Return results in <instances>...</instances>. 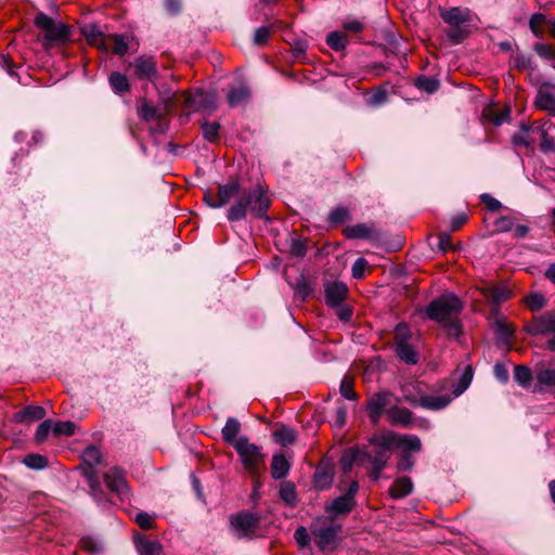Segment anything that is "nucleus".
<instances>
[{"instance_id": "f257e3e1", "label": "nucleus", "mask_w": 555, "mask_h": 555, "mask_svg": "<svg viewBox=\"0 0 555 555\" xmlns=\"http://www.w3.org/2000/svg\"><path fill=\"white\" fill-rule=\"evenodd\" d=\"M270 201L261 186L257 185L249 190L240 189L234 203L228 209L229 221H241L250 212L257 218H262L269 209Z\"/></svg>"}, {"instance_id": "f03ea898", "label": "nucleus", "mask_w": 555, "mask_h": 555, "mask_svg": "<svg viewBox=\"0 0 555 555\" xmlns=\"http://www.w3.org/2000/svg\"><path fill=\"white\" fill-rule=\"evenodd\" d=\"M234 449L244 469L253 478L255 487H259L260 473L266 465V454L262 452V448L250 442L247 436L241 435Z\"/></svg>"}, {"instance_id": "7ed1b4c3", "label": "nucleus", "mask_w": 555, "mask_h": 555, "mask_svg": "<svg viewBox=\"0 0 555 555\" xmlns=\"http://www.w3.org/2000/svg\"><path fill=\"white\" fill-rule=\"evenodd\" d=\"M473 369L472 366H466L459 382L453 386L452 396L450 395H422L417 400L409 399V401L413 404L420 405L424 409L431 411H439L448 406L451 401L461 396L470 385L473 380Z\"/></svg>"}, {"instance_id": "20e7f679", "label": "nucleus", "mask_w": 555, "mask_h": 555, "mask_svg": "<svg viewBox=\"0 0 555 555\" xmlns=\"http://www.w3.org/2000/svg\"><path fill=\"white\" fill-rule=\"evenodd\" d=\"M462 309L463 305L460 298L452 293H447L431 300L425 312L430 320L443 323L460 314Z\"/></svg>"}, {"instance_id": "39448f33", "label": "nucleus", "mask_w": 555, "mask_h": 555, "mask_svg": "<svg viewBox=\"0 0 555 555\" xmlns=\"http://www.w3.org/2000/svg\"><path fill=\"white\" fill-rule=\"evenodd\" d=\"M358 491L359 483L357 480H353L350 482L346 493L326 503L324 509L328 517L335 519L351 513L357 506L356 494Z\"/></svg>"}, {"instance_id": "423d86ee", "label": "nucleus", "mask_w": 555, "mask_h": 555, "mask_svg": "<svg viewBox=\"0 0 555 555\" xmlns=\"http://www.w3.org/2000/svg\"><path fill=\"white\" fill-rule=\"evenodd\" d=\"M35 25L46 31L44 40L48 42H65L69 38L68 28L62 23H56L46 13L36 15Z\"/></svg>"}, {"instance_id": "0eeeda50", "label": "nucleus", "mask_w": 555, "mask_h": 555, "mask_svg": "<svg viewBox=\"0 0 555 555\" xmlns=\"http://www.w3.org/2000/svg\"><path fill=\"white\" fill-rule=\"evenodd\" d=\"M393 396L389 391L374 393L366 402L365 410L373 425H377L383 413L391 406Z\"/></svg>"}, {"instance_id": "6e6552de", "label": "nucleus", "mask_w": 555, "mask_h": 555, "mask_svg": "<svg viewBox=\"0 0 555 555\" xmlns=\"http://www.w3.org/2000/svg\"><path fill=\"white\" fill-rule=\"evenodd\" d=\"M231 526L237 537L246 538L255 533L260 524V517L250 512H242L230 518Z\"/></svg>"}, {"instance_id": "1a4fd4ad", "label": "nucleus", "mask_w": 555, "mask_h": 555, "mask_svg": "<svg viewBox=\"0 0 555 555\" xmlns=\"http://www.w3.org/2000/svg\"><path fill=\"white\" fill-rule=\"evenodd\" d=\"M131 66L134 76L141 81L155 82L159 78L157 63L152 56L141 55L132 62Z\"/></svg>"}, {"instance_id": "9d476101", "label": "nucleus", "mask_w": 555, "mask_h": 555, "mask_svg": "<svg viewBox=\"0 0 555 555\" xmlns=\"http://www.w3.org/2000/svg\"><path fill=\"white\" fill-rule=\"evenodd\" d=\"M525 331L531 336L555 335V313L547 311L534 317L531 322L525 325Z\"/></svg>"}, {"instance_id": "9b49d317", "label": "nucleus", "mask_w": 555, "mask_h": 555, "mask_svg": "<svg viewBox=\"0 0 555 555\" xmlns=\"http://www.w3.org/2000/svg\"><path fill=\"white\" fill-rule=\"evenodd\" d=\"M106 487L121 499L128 496L129 486L126 480L125 472L117 467H111L103 476Z\"/></svg>"}, {"instance_id": "f8f14e48", "label": "nucleus", "mask_w": 555, "mask_h": 555, "mask_svg": "<svg viewBox=\"0 0 555 555\" xmlns=\"http://www.w3.org/2000/svg\"><path fill=\"white\" fill-rule=\"evenodd\" d=\"M534 106L551 116H555V83L543 82L539 86Z\"/></svg>"}, {"instance_id": "ddd939ff", "label": "nucleus", "mask_w": 555, "mask_h": 555, "mask_svg": "<svg viewBox=\"0 0 555 555\" xmlns=\"http://www.w3.org/2000/svg\"><path fill=\"white\" fill-rule=\"evenodd\" d=\"M339 529L340 526L334 525L322 526L317 522L311 525V532L314 538V542L322 550L334 543Z\"/></svg>"}, {"instance_id": "4468645a", "label": "nucleus", "mask_w": 555, "mask_h": 555, "mask_svg": "<svg viewBox=\"0 0 555 555\" xmlns=\"http://www.w3.org/2000/svg\"><path fill=\"white\" fill-rule=\"evenodd\" d=\"M189 105L198 112L211 113L217 108V99L214 93L196 90L188 99Z\"/></svg>"}, {"instance_id": "2eb2a0df", "label": "nucleus", "mask_w": 555, "mask_h": 555, "mask_svg": "<svg viewBox=\"0 0 555 555\" xmlns=\"http://www.w3.org/2000/svg\"><path fill=\"white\" fill-rule=\"evenodd\" d=\"M440 16L444 23L451 27H459L472 20L470 11L467 8L453 7L450 9H440Z\"/></svg>"}, {"instance_id": "dca6fc26", "label": "nucleus", "mask_w": 555, "mask_h": 555, "mask_svg": "<svg viewBox=\"0 0 555 555\" xmlns=\"http://www.w3.org/2000/svg\"><path fill=\"white\" fill-rule=\"evenodd\" d=\"M361 450V465L366 466H386L390 459V452L385 449H379L373 446L372 449H360Z\"/></svg>"}, {"instance_id": "f3484780", "label": "nucleus", "mask_w": 555, "mask_h": 555, "mask_svg": "<svg viewBox=\"0 0 555 555\" xmlns=\"http://www.w3.org/2000/svg\"><path fill=\"white\" fill-rule=\"evenodd\" d=\"M482 294L488 302L492 306L493 312L498 313V307L501 302L511 298L512 292L503 285L487 286L482 289Z\"/></svg>"}, {"instance_id": "a211bd4d", "label": "nucleus", "mask_w": 555, "mask_h": 555, "mask_svg": "<svg viewBox=\"0 0 555 555\" xmlns=\"http://www.w3.org/2000/svg\"><path fill=\"white\" fill-rule=\"evenodd\" d=\"M325 301L328 306H339L347 296L348 288L343 282L326 283L324 287Z\"/></svg>"}, {"instance_id": "6ab92c4d", "label": "nucleus", "mask_w": 555, "mask_h": 555, "mask_svg": "<svg viewBox=\"0 0 555 555\" xmlns=\"http://www.w3.org/2000/svg\"><path fill=\"white\" fill-rule=\"evenodd\" d=\"M241 186L237 181H231L229 183L219 185L217 202L210 204V208H221L225 206L232 198L235 199L236 195H238Z\"/></svg>"}, {"instance_id": "aec40b11", "label": "nucleus", "mask_w": 555, "mask_h": 555, "mask_svg": "<svg viewBox=\"0 0 555 555\" xmlns=\"http://www.w3.org/2000/svg\"><path fill=\"white\" fill-rule=\"evenodd\" d=\"M386 415L393 426L410 427L413 422V413L406 408L391 405L387 409Z\"/></svg>"}, {"instance_id": "412c9836", "label": "nucleus", "mask_w": 555, "mask_h": 555, "mask_svg": "<svg viewBox=\"0 0 555 555\" xmlns=\"http://www.w3.org/2000/svg\"><path fill=\"white\" fill-rule=\"evenodd\" d=\"M46 416V410L39 405H27L23 410L17 411L13 414L12 421L14 423L29 424L36 421H40Z\"/></svg>"}, {"instance_id": "4be33fe9", "label": "nucleus", "mask_w": 555, "mask_h": 555, "mask_svg": "<svg viewBox=\"0 0 555 555\" xmlns=\"http://www.w3.org/2000/svg\"><path fill=\"white\" fill-rule=\"evenodd\" d=\"M345 235L351 240H375L379 237L378 231L365 223H358L346 228Z\"/></svg>"}, {"instance_id": "5701e85b", "label": "nucleus", "mask_w": 555, "mask_h": 555, "mask_svg": "<svg viewBox=\"0 0 555 555\" xmlns=\"http://www.w3.org/2000/svg\"><path fill=\"white\" fill-rule=\"evenodd\" d=\"M249 96V88L245 83L238 82L230 87L227 100L231 107H237L246 103Z\"/></svg>"}, {"instance_id": "b1692460", "label": "nucleus", "mask_w": 555, "mask_h": 555, "mask_svg": "<svg viewBox=\"0 0 555 555\" xmlns=\"http://www.w3.org/2000/svg\"><path fill=\"white\" fill-rule=\"evenodd\" d=\"M414 490V483L408 476L397 477L393 485L389 488V494L395 500L403 499L410 495Z\"/></svg>"}, {"instance_id": "393cba45", "label": "nucleus", "mask_w": 555, "mask_h": 555, "mask_svg": "<svg viewBox=\"0 0 555 555\" xmlns=\"http://www.w3.org/2000/svg\"><path fill=\"white\" fill-rule=\"evenodd\" d=\"M82 465L81 468L82 476L85 477V473L87 470H95V467L101 464L102 461V454L98 447L95 446H89L87 447L81 455Z\"/></svg>"}, {"instance_id": "a878e982", "label": "nucleus", "mask_w": 555, "mask_h": 555, "mask_svg": "<svg viewBox=\"0 0 555 555\" xmlns=\"http://www.w3.org/2000/svg\"><path fill=\"white\" fill-rule=\"evenodd\" d=\"M85 478L88 482L93 499L96 501L98 504L105 506L107 503V496L101 487L96 472L87 470L85 473Z\"/></svg>"}, {"instance_id": "bb28decb", "label": "nucleus", "mask_w": 555, "mask_h": 555, "mask_svg": "<svg viewBox=\"0 0 555 555\" xmlns=\"http://www.w3.org/2000/svg\"><path fill=\"white\" fill-rule=\"evenodd\" d=\"M534 391H542L544 388H555V369L544 367L543 365L535 370Z\"/></svg>"}, {"instance_id": "cd10ccee", "label": "nucleus", "mask_w": 555, "mask_h": 555, "mask_svg": "<svg viewBox=\"0 0 555 555\" xmlns=\"http://www.w3.org/2000/svg\"><path fill=\"white\" fill-rule=\"evenodd\" d=\"M134 544L139 555H162L163 546L157 541H152L141 534H137L134 537Z\"/></svg>"}, {"instance_id": "c85d7f7f", "label": "nucleus", "mask_w": 555, "mask_h": 555, "mask_svg": "<svg viewBox=\"0 0 555 555\" xmlns=\"http://www.w3.org/2000/svg\"><path fill=\"white\" fill-rule=\"evenodd\" d=\"M241 423L235 417H229L225 425L221 429V436L224 442L231 444L233 448L240 440Z\"/></svg>"}, {"instance_id": "c756f323", "label": "nucleus", "mask_w": 555, "mask_h": 555, "mask_svg": "<svg viewBox=\"0 0 555 555\" xmlns=\"http://www.w3.org/2000/svg\"><path fill=\"white\" fill-rule=\"evenodd\" d=\"M291 464L283 454H274L271 463V475L274 479L285 478L289 473Z\"/></svg>"}, {"instance_id": "7c9ffc66", "label": "nucleus", "mask_w": 555, "mask_h": 555, "mask_svg": "<svg viewBox=\"0 0 555 555\" xmlns=\"http://www.w3.org/2000/svg\"><path fill=\"white\" fill-rule=\"evenodd\" d=\"M397 444L402 448V453L420 452L421 439L415 435H402L398 437Z\"/></svg>"}, {"instance_id": "2f4dec72", "label": "nucleus", "mask_w": 555, "mask_h": 555, "mask_svg": "<svg viewBox=\"0 0 555 555\" xmlns=\"http://www.w3.org/2000/svg\"><path fill=\"white\" fill-rule=\"evenodd\" d=\"M361 450L358 448H350L346 450L340 457V467L345 473L351 470L353 464L358 462L361 464Z\"/></svg>"}, {"instance_id": "473e14b6", "label": "nucleus", "mask_w": 555, "mask_h": 555, "mask_svg": "<svg viewBox=\"0 0 555 555\" xmlns=\"http://www.w3.org/2000/svg\"><path fill=\"white\" fill-rule=\"evenodd\" d=\"M395 349L399 359L405 363L415 364L417 362V354L409 343L402 341L401 344H397Z\"/></svg>"}, {"instance_id": "72a5a7b5", "label": "nucleus", "mask_w": 555, "mask_h": 555, "mask_svg": "<svg viewBox=\"0 0 555 555\" xmlns=\"http://www.w3.org/2000/svg\"><path fill=\"white\" fill-rule=\"evenodd\" d=\"M109 85L114 92L122 94L130 89V85L126 75L119 72H113L108 78Z\"/></svg>"}, {"instance_id": "f704fd0d", "label": "nucleus", "mask_w": 555, "mask_h": 555, "mask_svg": "<svg viewBox=\"0 0 555 555\" xmlns=\"http://www.w3.org/2000/svg\"><path fill=\"white\" fill-rule=\"evenodd\" d=\"M275 442L286 447L293 444L296 440L295 430L288 426H282L273 433Z\"/></svg>"}, {"instance_id": "c9c22d12", "label": "nucleus", "mask_w": 555, "mask_h": 555, "mask_svg": "<svg viewBox=\"0 0 555 555\" xmlns=\"http://www.w3.org/2000/svg\"><path fill=\"white\" fill-rule=\"evenodd\" d=\"M138 115L143 120L151 121L155 120L156 118H159L162 113L156 107H154L149 101L142 99L138 107Z\"/></svg>"}, {"instance_id": "e433bc0d", "label": "nucleus", "mask_w": 555, "mask_h": 555, "mask_svg": "<svg viewBox=\"0 0 555 555\" xmlns=\"http://www.w3.org/2000/svg\"><path fill=\"white\" fill-rule=\"evenodd\" d=\"M327 46L335 51H343L348 44L347 36L338 30L331 31L326 36Z\"/></svg>"}, {"instance_id": "4c0bfd02", "label": "nucleus", "mask_w": 555, "mask_h": 555, "mask_svg": "<svg viewBox=\"0 0 555 555\" xmlns=\"http://www.w3.org/2000/svg\"><path fill=\"white\" fill-rule=\"evenodd\" d=\"M76 423L72 421H59L53 424L52 433L54 436H66L70 437L76 431Z\"/></svg>"}, {"instance_id": "58836bf2", "label": "nucleus", "mask_w": 555, "mask_h": 555, "mask_svg": "<svg viewBox=\"0 0 555 555\" xmlns=\"http://www.w3.org/2000/svg\"><path fill=\"white\" fill-rule=\"evenodd\" d=\"M398 438L392 434H383L379 436H375L371 439V444L385 449L387 452H390V448L397 442Z\"/></svg>"}, {"instance_id": "ea45409f", "label": "nucleus", "mask_w": 555, "mask_h": 555, "mask_svg": "<svg viewBox=\"0 0 555 555\" xmlns=\"http://www.w3.org/2000/svg\"><path fill=\"white\" fill-rule=\"evenodd\" d=\"M514 378L519 386L527 388L532 379V372L525 365H517L514 370Z\"/></svg>"}, {"instance_id": "a19ab883", "label": "nucleus", "mask_w": 555, "mask_h": 555, "mask_svg": "<svg viewBox=\"0 0 555 555\" xmlns=\"http://www.w3.org/2000/svg\"><path fill=\"white\" fill-rule=\"evenodd\" d=\"M533 129V126L530 124L521 122L519 132L515 133L512 137V142L515 145L529 146L530 141L528 139L529 132Z\"/></svg>"}, {"instance_id": "79ce46f5", "label": "nucleus", "mask_w": 555, "mask_h": 555, "mask_svg": "<svg viewBox=\"0 0 555 555\" xmlns=\"http://www.w3.org/2000/svg\"><path fill=\"white\" fill-rule=\"evenodd\" d=\"M415 86L426 93H435L439 89V80L433 77L421 76L416 79Z\"/></svg>"}, {"instance_id": "37998d69", "label": "nucleus", "mask_w": 555, "mask_h": 555, "mask_svg": "<svg viewBox=\"0 0 555 555\" xmlns=\"http://www.w3.org/2000/svg\"><path fill=\"white\" fill-rule=\"evenodd\" d=\"M512 61L514 66L519 70H533L535 66L533 65L532 57L528 54L516 53L512 55Z\"/></svg>"}, {"instance_id": "c03bdc74", "label": "nucleus", "mask_w": 555, "mask_h": 555, "mask_svg": "<svg viewBox=\"0 0 555 555\" xmlns=\"http://www.w3.org/2000/svg\"><path fill=\"white\" fill-rule=\"evenodd\" d=\"M350 219L349 210L346 207L339 206L334 208L328 215V222L333 225L344 223Z\"/></svg>"}, {"instance_id": "a18cd8bd", "label": "nucleus", "mask_w": 555, "mask_h": 555, "mask_svg": "<svg viewBox=\"0 0 555 555\" xmlns=\"http://www.w3.org/2000/svg\"><path fill=\"white\" fill-rule=\"evenodd\" d=\"M219 129H220V125H219V122H216V121H212V122L204 121L202 124L203 135L209 142H214L215 140L218 139Z\"/></svg>"}, {"instance_id": "49530a36", "label": "nucleus", "mask_w": 555, "mask_h": 555, "mask_svg": "<svg viewBox=\"0 0 555 555\" xmlns=\"http://www.w3.org/2000/svg\"><path fill=\"white\" fill-rule=\"evenodd\" d=\"M23 463L31 469H42L48 465V461L40 454H28L24 457Z\"/></svg>"}, {"instance_id": "de8ad7c7", "label": "nucleus", "mask_w": 555, "mask_h": 555, "mask_svg": "<svg viewBox=\"0 0 555 555\" xmlns=\"http://www.w3.org/2000/svg\"><path fill=\"white\" fill-rule=\"evenodd\" d=\"M344 30L348 33L358 34L365 29V22L363 18H350L347 17L341 24Z\"/></svg>"}, {"instance_id": "09e8293b", "label": "nucleus", "mask_w": 555, "mask_h": 555, "mask_svg": "<svg viewBox=\"0 0 555 555\" xmlns=\"http://www.w3.org/2000/svg\"><path fill=\"white\" fill-rule=\"evenodd\" d=\"M546 22V16L542 13H534L529 20V27L534 37L541 39L543 37V30L539 27L540 24Z\"/></svg>"}, {"instance_id": "8fccbe9b", "label": "nucleus", "mask_w": 555, "mask_h": 555, "mask_svg": "<svg viewBox=\"0 0 555 555\" xmlns=\"http://www.w3.org/2000/svg\"><path fill=\"white\" fill-rule=\"evenodd\" d=\"M129 39L130 37L125 35H114L113 41H114V53L118 55H125L129 50Z\"/></svg>"}, {"instance_id": "3c124183", "label": "nucleus", "mask_w": 555, "mask_h": 555, "mask_svg": "<svg viewBox=\"0 0 555 555\" xmlns=\"http://www.w3.org/2000/svg\"><path fill=\"white\" fill-rule=\"evenodd\" d=\"M339 390L344 398L352 401L358 400V395L353 390V383L348 376L341 379Z\"/></svg>"}, {"instance_id": "603ef678", "label": "nucleus", "mask_w": 555, "mask_h": 555, "mask_svg": "<svg viewBox=\"0 0 555 555\" xmlns=\"http://www.w3.org/2000/svg\"><path fill=\"white\" fill-rule=\"evenodd\" d=\"M333 481V475L330 472H317L314 475L315 487L325 490L328 489Z\"/></svg>"}, {"instance_id": "864d4df0", "label": "nucleus", "mask_w": 555, "mask_h": 555, "mask_svg": "<svg viewBox=\"0 0 555 555\" xmlns=\"http://www.w3.org/2000/svg\"><path fill=\"white\" fill-rule=\"evenodd\" d=\"M280 496L288 504H294L296 501L295 487L291 482H283L280 488Z\"/></svg>"}, {"instance_id": "5fc2aeb1", "label": "nucleus", "mask_w": 555, "mask_h": 555, "mask_svg": "<svg viewBox=\"0 0 555 555\" xmlns=\"http://www.w3.org/2000/svg\"><path fill=\"white\" fill-rule=\"evenodd\" d=\"M53 428V422L51 420H46L43 421L38 427H37V430H36V434H35V439L37 442L41 443L43 442L50 431L52 430Z\"/></svg>"}, {"instance_id": "6e6d98bb", "label": "nucleus", "mask_w": 555, "mask_h": 555, "mask_svg": "<svg viewBox=\"0 0 555 555\" xmlns=\"http://www.w3.org/2000/svg\"><path fill=\"white\" fill-rule=\"evenodd\" d=\"M495 333L499 339L507 340L513 336L514 330L509 324L498 320L495 322Z\"/></svg>"}, {"instance_id": "4d7b16f0", "label": "nucleus", "mask_w": 555, "mask_h": 555, "mask_svg": "<svg viewBox=\"0 0 555 555\" xmlns=\"http://www.w3.org/2000/svg\"><path fill=\"white\" fill-rule=\"evenodd\" d=\"M526 302L531 310L537 311L545 306L546 300L543 295L533 293L526 297Z\"/></svg>"}, {"instance_id": "13d9d810", "label": "nucleus", "mask_w": 555, "mask_h": 555, "mask_svg": "<svg viewBox=\"0 0 555 555\" xmlns=\"http://www.w3.org/2000/svg\"><path fill=\"white\" fill-rule=\"evenodd\" d=\"M533 50L540 57L544 60H552L555 57V50L550 44L537 42L533 46Z\"/></svg>"}, {"instance_id": "bf43d9fd", "label": "nucleus", "mask_w": 555, "mask_h": 555, "mask_svg": "<svg viewBox=\"0 0 555 555\" xmlns=\"http://www.w3.org/2000/svg\"><path fill=\"white\" fill-rule=\"evenodd\" d=\"M493 227L495 232L502 233V232H508L514 227V220L511 217H500L493 222Z\"/></svg>"}, {"instance_id": "052dcab7", "label": "nucleus", "mask_w": 555, "mask_h": 555, "mask_svg": "<svg viewBox=\"0 0 555 555\" xmlns=\"http://www.w3.org/2000/svg\"><path fill=\"white\" fill-rule=\"evenodd\" d=\"M83 35L91 44H98L102 39V33L95 25H88L83 28Z\"/></svg>"}, {"instance_id": "680f3d73", "label": "nucleus", "mask_w": 555, "mask_h": 555, "mask_svg": "<svg viewBox=\"0 0 555 555\" xmlns=\"http://www.w3.org/2000/svg\"><path fill=\"white\" fill-rule=\"evenodd\" d=\"M367 261L364 258H358L351 268L352 276L357 280L364 278Z\"/></svg>"}, {"instance_id": "e2e57ef3", "label": "nucleus", "mask_w": 555, "mask_h": 555, "mask_svg": "<svg viewBox=\"0 0 555 555\" xmlns=\"http://www.w3.org/2000/svg\"><path fill=\"white\" fill-rule=\"evenodd\" d=\"M410 339V331H409V327L406 324L404 323H399L397 326H396V330H395V343L396 345L397 344H401L402 341H406Z\"/></svg>"}, {"instance_id": "0e129e2a", "label": "nucleus", "mask_w": 555, "mask_h": 555, "mask_svg": "<svg viewBox=\"0 0 555 555\" xmlns=\"http://www.w3.org/2000/svg\"><path fill=\"white\" fill-rule=\"evenodd\" d=\"M271 31H272L271 27H268V26H262V27L257 28L254 34V42L256 44L266 43L271 36Z\"/></svg>"}, {"instance_id": "69168bd1", "label": "nucleus", "mask_w": 555, "mask_h": 555, "mask_svg": "<svg viewBox=\"0 0 555 555\" xmlns=\"http://www.w3.org/2000/svg\"><path fill=\"white\" fill-rule=\"evenodd\" d=\"M540 149L543 153H555V140L548 135L547 131H542Z\"/></svg>"}, {"instance_id": "338daca9", "label": "nucleus", "mask_w": 555, "mask_h": 555, "mask_svg": "<svg viewBox=\"0 0 555 555\" xmlns=\"http://www.w3.org/2000/svg\"><path fill=\"white\" fill-rule=\"evenodd\" d=\"M414 466V460L409 453H402L398 463L397 469L399 472H410Z\"/></svg>"}, {"instance_id": "774afa93", "label": "nucleus", "mask_w": 555, "mask_h": 555, "mask_svg": "<svg viewBox=\"0 0 555 555\" xmlns=\"http://www.w3.org/2000/svg\"><path fill=\"white\" fill-rule=\"evenodd\" d=\"M294 538L299 546L306 547L310 542V535L308 530L300 526L295 530Z\"/></svg>"}]
</instances>
